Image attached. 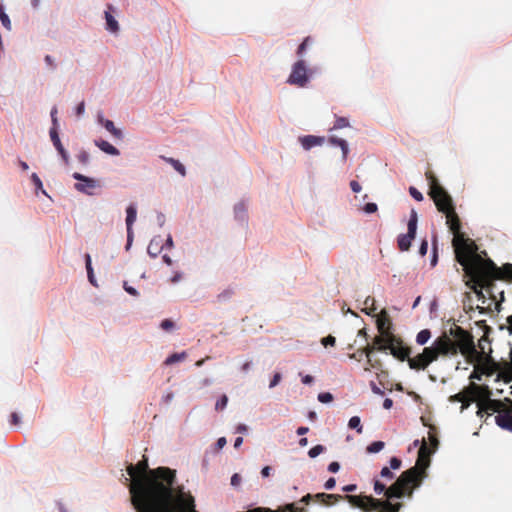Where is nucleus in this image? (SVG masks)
I'll return each mask as SVG.
<instances>
[{
    "instance_id": "obj_5",
    "label": "nucleus",
    "mask_w": 512,
    "mask_h": 512,
    "mask_svg": "<svg viewBox=\"0 0 512 512\" xmlns=\"http://www.w3.org/2000/svg\"><path fill=\"white\" fill-rule=\"evenodd\" d=\"M496 272H498V266L494 265V269H490V267L485 268L483 272L480 273L471 272L469 274H465L468 277L466 285L476 294L479 301L483 304L486 303V296L483 290L489 295V298L493 300L496 306L500 305V302L504 301V291H500V299L499 301L495 295L496 284L495 281L499 280L496 278Z\"/></svg>"
},
{
    "instance_id": "obj_52",
    "label": "nucleus",
    "mask_w": 512,
    "mask_h": 512,
    "mask_svg": "<svg viewBox=\"0 0 512 512\" xmlns=\"http://www.w3.org/2000/svg\"><path fill=\"white\" fill-rule=\"evenodd\" d=\"M77 158L82 164H87L89 162V154L86 151H81Z\"/></svg>"
},
{
    "instance_id": "obj_9",
    "label": "nucleus",
    "mask_w": 512,
    "mask_h": 512,
    "mask_svg": "<svg viewBox=\"0 0 512 512\" xmlns=\"http://www.w3.org/2000/svg\"><path fill=\"white\" fill-rule=\"evenodd\" d=\"M417 221V212L414 209H412L407 224V234H402L397 239V245L401 251H408L410 249L412 240L415 238L416 235Z\"/></svg>"
},
{
    "instance_id": "obj_35",
    "label": "nucleus",
    "mask_w": 512,
    "mask_h": 512,
    "mask_svg": "<svg viewBox=\"0 0 512 512\" xmlns=\"http://www.w3.org/2000/svg\"><path fill=\"white\" fill-rule=\"evenodd\" d=\"M86 269H87L88 279H89L90 283L96 286L94 274H93V268L91 265V258H90L89 254L86 255Z\"/></svg>"
},
{
    "instance_id": "obj_53",
    "label": "nucleus",
    "mask_w": 512,
    "mask_h": 512,
    "mask_svg": "<svg viewBox=\"0 0 512 512\" xmlns=\"http://www.w3.org/2000/svg\"><path fill=\"white\" fill-rule=\"evenodd\" d=\"M233 293L234 292L232 289H227L218 295V299L220 301L229 299L233 295Z\"/></svg>"
},
{
    "instance_id": "obj_63",
    "label": "nucleus",
    "mask_w": 512,
    "mask_h": 512,
    "mask_svg": "<svg viewBox=\"0 0 512 512\" xmlns=\"http://www.w3.org/2000/svg\"><path fill=\"white\" fill-rule=\"evenodd\" d=\"M240 483H241V476L239 474L235 473L231 477V485L232 486H238Z\"/></svg>"
},
{
    "instance_id": "obj_57",
    "label": "nucleus",
    "mask_w": 512,
    "mask_h": 512,
    "mask_svg": "<svg viewBox=\"0 0 512 512\" xmlns=\"http://www.w3.org/2000/svg\"><path fill=\"white\" fill-rule=\"evenodd\" d=\"M123 287H124L125 291H126L127 293H129L130 295H132V296H138V291H137L135 288H133V287H131V286H128L127 282H124Z\"/></svg>"
},
{
    "instance_id": "obj_60",
    "label": "nucleus",
    "mask_w": 512,
    "mask_h": 512,
    "mask_svg": "<svg viewBox=\"0 0 512 512\" xmlns=\"http://www.w3.org/2000/svg\"><path fill=\"white\" fill-rule=\"evenodd\" d=\"M335 484H336V480H335L333 477H331V478H329V479L325 482L324 487H325V489H327V490H331V489H333V488L335 487Z\"/></svg>"
},
{
    "instance_id": "obj_10",
    "label": "nucleus",
    "mask_w": 512,
    "mask_h": 512,
    "mask_svg": "<svg viewBox=\"0 0 512 512\" xmlns=\"http://www.w3.org/2000/svg\"><path fill=\"white\" fill-rule=\"evenodd\" d=\"M437 360V354L431 347H425L422 353L408 359V365L413 370H425L432 362Z\"/></svg>"
},
{
    "instance_id": "obj_49",
    "label": "nucleus",
    "mask_w": 512,
    "mask_h": 512,
    "mask_svg": "<svg viewBox=\"0 0 512 512\" xmlns=\"http://www.w3.org/2000/svg\"><path fill=\"white\" fill-rule=\"evenodd\" d=\"M491 396V391L489 389V387L487 386V391L486 390H479L478 391V396H476V399L479 400H483V399H488L490 398Z\"/></svg>"
},
{
    "instance_id": "obj_48",
    "label": "nucleus",
    "mask_w": 512,
    "mask_h": 512,
    "mask_svg": "<svg viewBox=\"0 0 512 512\" xmlns=\"http://www.w3.org/2000/svg\"><path fill=\"white\" fill-rule=\"evenodd\" d=\"M310 41V37H306L303 42L299 45L298 49H297V55L299 56H302L303 53L305 52L307 46H308V43Z\"/></svg>"
},
{
    "instance_id": "obj_27",
    "label": "nucleus",
    "mask_w": 512,
    "mask_h": 512,
    "mask_svg": "<svg viewBox=\"0 0 512 512\" xmlns=\"http://www.w3.org/2000/svg\"><path fill=\"white\" fill-rule=\"evenodd\" d=\"M328 141H329L330 144L337 145V146H339L341 148L342 154H343V159L346 160V158L348 156V152H349V148H348L347 142L344 139L337 138L335 136H331L328 139Z\"/></svg>"
},
{
    "instance_id": "obj_32",
    "label": "nucleus",
    "mask_w": 512,
    "mask_h": 512,
    "mask_svg": "<svg viewBox=\"0 0 512 512\" xmlns=\"http://www.w3.org/2000/svg\"><path fill=\"white\" fill-rule=\"evenodd\" d=\"M385 446V443L383 441H375L369 444L366 448V451L368 453H378L380 452Z\"/></svg>"
},
{
    "instance_id": "obj_44",
    "label": "nucleus",
    "mask_w": 512,
    "mask_h": 512,
    "mask_svg": "<svg viewBox=\"0 0 512 512\" xmlns=\"http://www.w3.org/2000/svg\"><path fill=\"white\" fill-rule=\"evenodd\" d=\"M321 343L324 347L334 346L336 343V339L332 335H328L327 337L322 338Z\"/></svg>"
},
{
    "instance_id": "obj_25",
    "label": "nucleus",
    "mask_w": 512,
    "mask_h": 512,
    "mask_svg": "<svg viewBox=\"0 0 512 512\" xmlns=\"http://www.w3.org/2000/svg\"><path fill=\"white\" fill-rule=\"evenodd\" d=\"M95 145L109 155L118 156L120 154V151L116 147L105 140H95Z\"/></svg>"
},
{
    "instance_id": "obj_15",
    "label": "nucleus",
    "mask_w": 512,
    "mask_h": 512,
    "mask_svg": "<svg viewBox=\"0 0 512 512\" xmlns=\"http://www.w3.org/2000/svg\"><path fill=\"white\" fill-rule=\"evenodd\" d=\"M73 178L78 181L83 182V183L75 184L76 190L86 193V194H89V195H92L93 190L99 186L98 182L95 179L84 176L78 172H75L73 174Z\"/></svg>"
},
{
    "instance_id": "obj_33",
    "label": "nucleus",
    "mask_w": 512,
    "mask_h": 512,
    "mask_svg": "<svg viewBox=\"0 0 512 512\" xmlns=\"http://www.w3.org/2000/svg\"><path fill=\"white\" fill-rule=\"evenodd\" d=\"M348 426L351 429H356L358 433H362L363 427L361 425V420L358 416L351 417L348 422Z\"/></svg>"
},
{
    "instance_id": "obj_23",
    "label": "nucleus",
    "mask_w": 512,
    "mask_h": 512,
    "mask_svg": "<svg viewBox=\"0 0 512 512\" xmlns=\"http://www.w3.org/2000/svg\"><path fill=\"white\" fill-rule=\"evenodd\" d=\"M496 278L503 281L512 282V264L506 263L501 267H498V272H496Z\"/></svg>"
},
{
    "instance_id": "obj_16",
    "label": "nucleus",
    "mask_w": 512,
    "mask_h": 512,
    "mask_svg": "<svg viewBox=\"0 0 512 512\" xmlns=\"http://www.w3.org/2000/svg\"><path fill=\"white\" fill-rule=\"evenodd\" d=\"M507 400L511 403V406H506L499 415H496L495 422L500 428L512 432V401Z\"/></svg>"
},
{
    "instance_id": "obj_24",
    "label": "nucleus",
    "mask_w": 512,
    "mask_h": 512,
    "mask_svg": "<svg viewBox=\"0 0 512 512\" xmlns=\"http://www.w3.org/2000/svg\"><path fill=\"white\" fill-rule=\"evenodd\" d=\"M479 390L487 391V386L486 385L481 386L476 383H471L469 386H467L466 388H464L462 390V393H464L467 398H471L473 401H475L476 396H478Z\"/></svg>"
},
{
    "instance_id": "obj_2",
    "label": "nucleus",
    "mask_w": 512,
    "mask_h": 512,
    "mask_svg": "<svg viewBox=\"0 0 512 512\" xmlns=\"http://www.w3.org/2000/svg\"><path fill=\"white\" fill-rule=\"evenodd\" d=\"M431 451L423 440L418 451V457L415 466L401 473L397 480L391 485L389 495L401 499L403 497L412 498L414 489L421 486L423 480L427 477V468L430 465Z\"/></svg>"
},
{
    "instance_id": "obj_21",
    "label": "nucleus",
    "mask_w": 512,
    "mask_h": 512,
    "mask_svg": "<svg viewBox=\"0 0 512 512\" xmlns=\"http://www.w3.org/2000/svg\"><path fill=\"white\" fill-rule=\"evenodd\" d=\"M126 213L127 237L128 241H130L132 239V225L135 222L137 216L136 207L133 204L129 205L126 209Z\"/></svg>"
},
{
    "instance_id": "obj_1",
    "label": "nucleus",
    "mask_w": 512,
    "mask_h": 512,
    "mask_svg": "<svg viewBox=\"0 0 512 512\" xmlns=\"http://www.w3.org/2000/svg\"><path fill=\"white\" fill-rule=\"evenodd\" d=\"M127 472L132 478L129 491L136 512H198L191 493L175 486V470L149 469L148 460L143 458L136 465L130 464Z\"/></svg>"
},
{
    "instance_id": "obj_38",
    "label": "nucleus",
    "mask_w": 512,
    "mask_h": 512,
    "mask_svg": "<svg viewBox=\"0 0 512 512\" xmlns=\"http://www.w3.org/2000/svg\"><path fill=\"white\" fill-rule=\"evenodd\" d=\"M31 181H32V182H33V184L35 185L36 190H42L44 194L46 193V192L43 190V184H42V181H41V179L39 178V176H38L36 173H33V174L31 175Z\"/></svg>"
},
{
    "instance_id": "obj_31",
    "label": "nucleus",
    "mask_w": 512,
    "mask_h": 512,
    "mask_svg": "<svg viewBox=\"0 0 512 512\" xmlns=\"http://www.w3.org/2000/svg\"><path fill=\"white\" fill-rule=\"evenodd\" d=\"M186 358V353L185 352H182V353H174L172 355H170L168 358H166L164 364L165 365H172L176 362H179V361H182Z\"/></svg>"
},
{
    "instance_id": "obj_4",
    "label": "nucleus",
    "mask_w": 512,
    "mask_h": 512,
    "mask_svg": "<svg viewBox=\"0 0 512 512\" xmlns=\"http://www.w3.org/2000/svg\"><path fill=\"white\" fill-rule=\"evenodd\" d=\"M313 498L324 505H331L346 499L353 507H357L364 512H399L403 506L402 503H392L388 501H379L372 496L366 495H339V494H326L317 493Z\"/></svg>"
},
{
    "instance_id": "obj_42",
    "label": "nucleus",
    "mask_w": 512,
    "mask_h": 512,
    "mask_svg": "<svg viewBox=\"0 0 512 512\" xmlns=\"http://www.w3.org/2000/svg\"><path fill=\"white\" fill-rule=\"evenodd\" d=\"M380 475L382 478L387 480H392L394 478V473L391 471L389 467H383L381 469Z\"/></svg>"
},
{
    "instance_id": "obj_8",
    "label": "nucleus",
    "mask_w": 512,
    "mask_h": 512,
    "mask_svg": "<svg viewBox=\"0 0 512 512\" xmlns=\"http://www.w3.org/2000/svg\"><path fill=\"white\" fill-rule=\"evenodd\" d=\"M390 350V353L399 361H407L411 359V349L405 346L402 339L397 336H392L388 339V345L380 346L379 351Z\"/></svg>"
},
{
    "instance_id": "obj_46",
    "label": "nucleus",
    "mask_w": 512,
    "mask_h": 512,
    "mask_svg": "<svg viewBox=\"0 0 512 512\" xmlns=\"http://www.w3.org/2000/svg\"><path fill=\"white\" fill-rule=\"evenodd\" d=\"M465 397H466L465 394L462 393V391H461V392H459L457 394L451 395L448 400L451 403H454V402H461L462 403L463 400L465 399Z\"/></svg>"
},
{
    "instance_id": "obj_30",
    "label": "nucleus",
    "mask_w": 512,
    "mask_h": 512,
    "mask_svg": "<svg viewBox=\"0 0 512 512\" xmlns=\"http://www.w3.org/2000/svg\"><path fill=\"white\" fill-rule=\"evenodd\" d=\"M431 337V332L429 329H423L421 330L417 336H416V342L419 344V345H424L428 342V340L430 339Z\"/></svg>"
},
{
    "instance_id": "obj_50",
    "label": "nucleus",
    "mask_w": 512,
    "mask_h": 512,
    "mask_svg": "<svg viewBox=\"0 0 512 512\" xmlns=\"http://www.w3.org/2000/svg\"><path fill=\"white\" fill-rule=\"evenodd\" d=\"M161 328L165 331H169L174 328V322L170 319H165L160 324Z\"/></svg>"
},
{
    "instance_id": "obj_43",
    "label": "nucleus",
    "mask_w": 512,
    "mask_h": 512,
    "mask_svg": "<svg viewBox=\"0 0 512 512\" xmlns=\"http://www.w3.org/2000/svg\"><path fill=\"white\" fill-rule=\"evenodd\" d=\"M409 193L410 195L416 200V201H422L423 200V195L422 193L416 189L415 187L411 186L409 188Z\"/></svg>"
},
{
    "instance_id": "obj_14",
    "label": "nucleus",
    "mask_w": 512,
    "mask_h": 512,
    "mask_svg": "<svg viewBox=\"0 0 512 512\" xmlns=\"http://www.w3.org/2000/svg\"><path fill=\"white\" fill-rule=\"evenodd\" d=\"M385 345H388V337L380 334L379 336H376L374 338V345L373 346L367 345L365 348H363L361 350V354H365L366 355L367 362H368V364L372 368H378L380 366V361L376 360V361L373 362V360L371 359V353L375 349L379 350L380 346H385Z\"/></svg>"
},
{
    "instance_id": "obj_40",
    "label": "nucleus",
    "mask_w": 512,
    "mask_h": 512,
    "mask_svg": "<svg viewBox=\"0 0 512 512\" xmlns=\"http://www.w3.org/2000/svg\"><path fill=\"white\" fill-rule=\"evenodd\" d=\"M318 400L321 403H330L333 401V395L329 392L320 393L318 395Z\"/></svg>"
},
{
    "instance_id": "obj_47",
    "label": "nucleus",
    "mask_w": 512,
    "mask_h": 512,
    "mask_svg": "<svg viewBox=\"0 0 512 512\" xmlns=\"http://www.w3.org/2000/svg\"><path fill=\"white\" fill-rule=\"evenodd\" d=\"M154 240H152L148 246V249H147V252L148 254L152 257V258H156L158 256V249H157V246L158 244H156V248L154 249Z\"/></svg>"
},
{
    "instance_id": "obj_37",
    "label": "nucleus",
    "mask_w": 512,
    "mask_h": 512,
    "mask_svg": "<svg viewBox=\"0 0 512 512\" xmlns=\"http://www.w3.org/2000/svg\"><path fill=\"white\" fill-rule=\"evenodd\" d=\"M324 450H325V447H324L323 445L318 444V445H316V446L312 447V448L309 450L308 455H309V457H311V458H315V457H317L318 455H320L321 453H323V452H324Z\"/></svg>"
},
{
    "instance_id": "obj_55",
    "label": "nucleus",
    "mask_w": 512,
    "mask_h": 512,
    "mask_svg": "<svg viewBox=\"0 0 512 512\" xmlns=\"http://www.w3.org/2000/svg\"><path fill=\"white\" fill-rule=\"evenodd\" d=\"M281 374L280 373H275L272 380L270 381V384H269V387L270 388H273L275 387L276 385L279 384V382L281 381Z\"/></svg>"
},
{
    "instance_id": "obj_29",
    "label": "nucleus",
    "mask_w": 512,
    "mask_h": 512,
    "mask_svg": "<svg viewBox=\"0 0 512 512\" xmlns=\"http://www.w3.org/2000/svg\"><path fill=\"white\" fill-rule=\"evenodd\" d=\"M391 489V486L390 487H386L385 484H383L382 482H380L379 480H375L374 481V491L377 495H380L382 493H384V495L386 496V500L385 501H388L390 502L389 500L390 499H394L395 497H390L388 496L389 495V490Z\"/></svg>"
},
{
    "instance_id": "obj_18",
    "label": "nucleus",
    "mask_w": 512,
    "mask_h": 512,
    "mask_svg": "<svg viewBox=\"0 0 512 512\" xmlns=\"http://www.w3.org/2000/svg\"><path fill=\"white\" fill-rule=\"evenodd\" d=\"M50 138H51V141H52L54 147L56 148V150L60 154V156L63 159V161L65 162V164H68V162H69V155H68L67 151L65 150V148L63 147V145H62V143L60 141V138H59V135H58V131H57V127H52L50 129Z\"/></svg>"
},
{
    "instance_id": "obj_45",
    "label": "nucleus",
    "mask_w": 512,
    "mask_h": 512,
    "mask_svg": "<svg viewBox=\"0 0 512 512\" xmlns=\"http://www.w3.org/2000/svg\"><path fill=\"white\" fill-rule=\"evenodd\" d=\"M482 375H484V374L481 373V370L478 368L477 365H475L473 372L469 376V379L481 381Z\"/></svg>"
},
{
    "instance_id": "obj_17",
    "label": "nucleus",
    "mask_w": 512,
    "mask_h": 512,
    "mask_svg": "<svg viewBox=\"0 0 512 512\" xmlns=\"http://www.w3.org/2000/svg\"><path fill=\"white\" fill-rule=\"evenodd\" d=\"M377 329L381 335L388 337V339L394 334L391 331L392 323L385 310H382L379 317L377 318Z\"/></svg>"
},
{
    "instance_id": "obj_13",
    "label": "nucleus",
    "mask_w": 512,
    "mask_h": 512,
    "mask_svg": "<svg viewBox=\"0 0 512 512\" xmlns=\"http://www.w3.org/2000/svg\"><path fill=\"white\" fill-rule=\"evenodd\" d=\"M432 350L437 354V358L442 356H455L457 355L454 344L452 343V339L448 336L447 333L439 336L433 342L432 346H430Z\"/></svg>"
},
{
    "instance_id": "obj_39",
    "label": "nucleus",
    "mask_w": 512,
    "mask_h": 512,
    "mask_svg": "<svg viewBox=\"0 0 512 512\" xmlns=\"http://www.w3.org/2000/svg\"><path fill=\"white\" fill-rule=\"evenodd\" d=\"M228 403V397L226 395H222L220 399L215 404L216 410H223Z\"/></svg>"
},
{
    "instance_id": "obj_34",
    "label": "nucleus",
    "mask_w": 512,
    "mask_h": 512,
    "mask_svg": "<svg viewBox=\"0 0 512 512\" xmlns=\"http://www.w3.org/2000/svg\"><path fill=\"white\" fill-rule=\"evenodd\" d=\"M0 21L7 30L11 29V21L9 16L4 12L3 5H0Z\"/></svg>"
},
{
    "instance_id": "obj_3",
    "label": "nucleus",
    "mask_w": 512,
    "mask_h": 512,
    "mask_svg": "<svg viewBox=\"0 0 512 512\" xmlns=\"http://www.w3.org/2000/svg\"><path fill=\"white\" fill-rule=\"evenodd\" d=\"M449 229L454 235L452 245L455 252V259L463 267L465 274L474 271L480 273L487 267L494 269V265L496 264L489 258L483 259L481 255L477 253L478 247L474 241L465 237L464 233L461 232V222L457 224V227L450 226Z\"/></svg>"
},
{
    "instance_id": "obj_41",
    "label": "nucleus",
    "mask_w": 512,
    "mask_h": 512,
    "mask_svg": "<svg viewBox=\"0 0 512 512\" xmlns=\"http://www.w3.org/2000/svg\"><path fill=\"white\" fill-rule=\"evenodd\" d=\"M375 299L373 297H367L364 301V304L366 307H369V311H365L366 314L370 315L372 311H375L376 308L374 307Z\"/></svg>"
},
{
    "instance_id": "obj_28",
    "label": "nucleus",
    "mask_w": 512,
    "mask_h": 512,
    "mask_svg": "<svg viewBox=\"0 0 512 512\" xmlns=\"http://www.w3.org/2000/svg\"><path fill=\"white\" fill-rule=\"evenodd\" d=\"M161 158H162L165 162L169 163V164H170V165H171V166H172V167H173V168H174L178 173H180L183 177L186 175V169H185L184 165H183L180 161H178V160H176V159H174V158H171V157H165V156H161Z\"/></svg>"
},
{
    "instance_id": "obj_56",
    "label": "nucleus",
    "mask_w": 512,
    "mask_h": 512,
    "mask_svg": "<svg viewBox=\"0 0 512 512\" xmlns=\"http://www.w3.org/2000/svg\"><path fill=\"white\" fill-rule=\"evenodd\" d=\"M428 250V242L427 240H423L420 247H419V254L421 256H425Z\"/></svg>"
},
{
    "instance_id": "obj_22",
    "label": "nucleus",
    "mask_w": 512,
    "mask_h": 512,
    "mask_svg": "<svg viewBox=\"0 0 512 512\" xmlns=\"http://www.w3.org/2000/svg\"><path fill=\"white\" fill-rule=\"evenodd\" d=\"M98 121H99V123L103 124L105 129L107 131H109L115 138H117V139L122 138V136H123L122 131L115 127L113 121L108 120V119L105 120L102 115L98 116Z\"/></svg>"
},
{
    "instance_id": "obj_11",
    "label": "nucleus",
    "mask_w": 512,
    "mask_h": 512,
    "mask_svg": "<svg viewBox=\"0 0 512 512\" xmlns=\"http://www.w3.org/2000/svg\"><path fill=\"white\" fill-rule=\"evenodd\" d=\"M477 406V416L480 418H483L485 415L488 417L493 413L499 415L506 408V405L501 400L491 398L477 401Z\"/></svg>"
},
{
    "instance_id": "obj_26",
    "label": "nucleus",
    "mask_w": 512,
    "mask_h": 512,
    "mask_svg": "<svg viewBox=\"0 0 512 512\" xmlns=\"http://www.w3.org/2000/svg\"><path fill=\"white\" fill-rule=\"evenodd\" d=\"M112 9V5H108L107 11H105L106 26L109 31L116 33L119 30V25L116 19L110 13Z\"/></svg>"
},
{
    "instance_id": "obj_59",
    "label": "nucleus",
    "mask_w": 512,
    "mask_h": 512,
    "mask_svg": "<svg viewBox=\"0 0 512 512\" xmlns=\"http://www.w3.org/2000/svg\"><path fill=\"white\" fill-rule=\"evenodd\" d=\"M183 278V274L181 272H175L174 275L171 277L170 282L172 284H176L179 281H181Z\"/></svg>"
},
{
    "instance_id": "obj_54",
    "label": "nucleus",
    "mask_w": 512,
    "mask_h": 512,
    "mask_svg": "<svg viewBox=\"0 0 512 512\" xmlns=\"http://www.w3.org/2000/svg\"><path fill=\"white\" fill-rule=\"evenodd\" d=\"M363 209H364V211H365L366 213L371 214V213L376 212V211H377V209H378V207H377V205H376L375 203H367V204L364 206V208H363Z\"/></svg>"
},
{
    "instance_id": "obj_61",
    "label": "nucleus",
    "mask_w": 512,
    "mask_h": 512,
    "mask_svg": "<svg viewBox=\"0 0 512 512\" xmlns=\"http://www.w3.org/2000/svg\"><path fill=\"white\" fill-rule=\"evenodd\" d=\"M51 119H52L53 127H57L58 120H57V108L56 107H53L51 110Z\"/></svg>"
},
{
    "instance_id": "obj_62",
    "label": "nucleus",
    "mask_w": 512,
    "mask_h": 512,
    "mask_svg": "<svg viewBox=\"0 0 512 512\" xmlns=\"http://www.w3.org/2000/svg\"><path fill=\"white\" fill-rule=\"evenodd\" d=\"M340 469V465L338 462H331L328 466V470L331 472V473H336L338 472Z\"/></svg>"
},
{
    "instance_id": "obj_51",
    "label": "nucleus",
    "mask_w": 512,
    "mask_h": 512,
    "mask_svg": "<svg viewBox=\"0 0 512 512\" xmlns=\"http://www.w3.org/2000/svg\"><path fill=\"white\" fill-rule=\"evenodd\" d=\"M389 463L390 469L397 470L401 467L402 461L397 457H392Z\"/></svg>"
},
{
    "instance_id": "obj_20",
    "label": "nucleus",
    "mask_w": 512,
    "mask_h": 512,
    "mask_svg": "<svg viewBox=\"0 0 512 512\" xmlns=\"http://www.w3.org/2000/svg\"><path fill=\"white\" fill-rule=\"evenodd\" d=\"M300 143L305 150H309L314 146L322 145L324 143V137L306 135L300 137Z\"/></svg>"
},
{
    "instance_id": "obj_7",
    "label": "nucleus",
    "mask_w": 512,
    "mask_h": 512,
    "mask_svg": "<svg viewBox=\"0 0 512 512\" xmlns=\"http://www.w3.org/2000/svg\"><path fill=\"white\" fill-rule=\"evenodd\" d=\"M448 336L452 339L457 354L460 352L466 358L479 356L482 357L476 348L473 341V336L470 332L462 327L454 324L448 331Z\"/></svg>"
},
{
    "instance_id": "obj_6",
    "label": "nucleus",
    "mask_w": 512,
    "mask_h": 512,
    "mask_svg": "<svg viewBox=\"0 0 512 512\" xmlns=\"http://www.w3.org/2000/svg\"><path fill=\"white\" fill-rule=\"evenodd\" d=\"M426 179L429 183V195L433 199L437 210L446 216V223L448 227H457L460 219L455 211V206L452 197L449 193L439 184L438 179L431 171L425 173Z\"/></svg>"
},
{
    "instance_id": "obj_36",
    "label": "nucleus",
    "mask_w": 512,
    "mask_h": 512,
    "mask_svg": "<svg viewBox=\"0 0 512 512\" xmlns=\"http://www.w3.org/2000/svg\"><path fill=\"white\" fill-rule=\"evenodd\" d=\"M348 126H349V121L347 118L337 117L332 129L337 130V129H342V128H345Z\"/></svg>"
},
{
    "instance_id": "obj_58",
    "label": "nucleus",
    "mask_w": 512,
    "mask_h": 512,
    "mask_svg": "<svg viewBox=\"0 0 512 512\" xmlns=\"http://www.w3.org/2000/svg\"><path fill=\"white\" fill-rule=\"evenodd\" d=\"M350 188L355 193H359L361 191V189H362L361 185L357 181H355V180H352L350 182Z\"/></svg>"
},
{
    "instance_id": "obj_19",
    "label": "nucleus",
    "mask_w": 512,
    "mask_h": 512,
    "mask_svg": "<svg viewBox=\"0 0 512 512\" xmlns=\"http://www.w3.org/2000/svg\"><path fill=\"white\" fill-rule=\"evenodd\" d=\"M477 366L481 370V373L487 376L493 375L498 369L497 363L491 356H487L483 361H479Z\"/></svg>"
},
{
    "instance_id": "obj_12",
    "label": "nucleus",
    "mask_w": 512,
    "mask_h": 512,
    "mask_svg": "<svg viewBox=\"0 0 512 512\" xmlns=\"http://www.w3.org/2000/svg\"><path fill=\"white\" fill-rule=\"evenodd\" d=\"M309 81L308 70L303 60L297 61L288 78V83L298 87H305Z\"/></svg>"
},
{
    "instance_id": "obj_64",
    "label": "nucleus",
    "mask_w": 512,
    "mask_h": 512,
    "mask_svg": "<svg viewBox=\"0 0 512 512\" xmlns=\"http://www.w3.org/2000/svg\"><path fill=\"white\" fill-rule=\"evenodd\" d=\"M471 402H473L471 398L465 397V399L462 402L460 412H463L465 409H467L470 406Z\"/></svg>"
}]
</instances>
